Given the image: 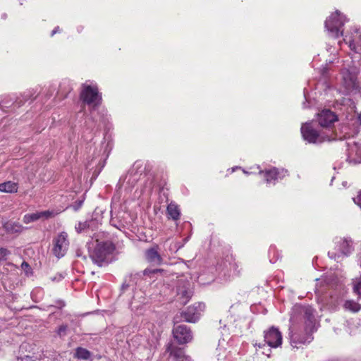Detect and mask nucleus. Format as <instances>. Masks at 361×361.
I'll return each instance as SVG.
<instances>
[{"instance_id":"obj_18","label":"nucleus","mask_w":361,"mask_h":361,"mask_svg":"<svg viewBox=\"0 0 361 361\" xmlns=\"http://www.w3.org/2000/svg\"><path fill=\"white\" fill-rule=\"evenodd\" d=\"M166 351L169 355L176 359H182V361L188 360V357L185 358L184 352L183 349L173 346L172 344L168 345Z\"/></svg>"},{"instance_id":"obj_34","label":"nucleus","mask_w":361,"mask_h":361,"mask_svg":"<svg viewBox=\"0 0 361 361\" xmlns=\"http://www.w3.org/2000/svg\"><path fill=\"white\" fill-rule=\"evenodd\" d=\"M67 330V326L66 325H61L59 326L58 329V334L59 336H63L66 334V331Z\"/></svg>"},{"instance_id":"obj_6","label":"nucleus","mask_w":361,"mask_h":361,"mask_svg":"<svg viewBox=\"0 0 361 361\" xmlns=\"http://www.w3.org/2000/svg\"><path fill=\"white\" fill-rule=\"evenodd\" d=\"M176 300L181 305L188 302L192 295L190 282L184 276L179 278L175 287Z\"/></svg>"},{"instance_id":"obj_29","label":"nucleus","mask_w":361,"mask_h":361,"mask_svg":"<svg viewBox=\"0 0 361 361\" xmlns=\"http://www.w3.org/2000/svg\"><path fill=\"white\" fill-rule=\"evenodd\" d=\"M39 214L40 219H42V218L49 219L50 217L54 216L55 214L53 211L47 210V211L39 212Z\"/></svg>"},{"instance_id":"obj_41","label":"nucleus","mask_w":361,"mask_h":361,"mask_svg":"<svg viewBox=\"0 0 361 361\" xmlns=\"http://www.w3.org/2000/svg\"><path fill=\"white\" fill-rule=\"evenodd\" d=\"M60 30H59V27H56L54 28V30L52 31L51 32V36H53L54 35H55L56 32H59Z\"/></svg>"},{"instance_id":"obj_19","label":"nucleus","mask_w":361,"mask_h":361,"mask_svg":"<svg viewBox=\"0 0 361 361\" xmlns=\"http://www.w3.org/2000/svg\"><path fill=\"white\" fill-rule=\"evenodd\" d=\"M135 167L136 168L139 167V163H137V162L135 163V164L133 165V168H135ZM139 178H140V175L138 174V173L137 171H134V169H132L129 171V173L126 176V178L128 179L127 184L129 185L128 188L130 189L133 188L134 185L138 180Z\"/></svg>"},{"instance_id":"obj_46","label":"nucleus","mask_w":361,"mask_h":361,"mask_svg":"<svg viewBox=\"0 0 361 361\" xmlns=\"http://www.w3.org/2000/svg\"><path fill=\"white\" fill-rule=\"evenodd\" d=\"M58 303H59V307H62L65 306V303L63 301H59Z\"/></svg>"},{"instance_id":"obj_1","label":"nucleus","mask_w":361,"mask_h":361,"mask_svg":"<svg viewBox=\"0 0 361 361\" xmlns=\"http://www.w3.org/2000/svg\"><path fill=\"white\" fill-rule=\"evenodd\" d=\"M315 310L310 305H295L290 317V338L293 347L297 344L310 343L313 337L312 332L315 330Z\"/></svg>"},{"instance_id":"obj_32","label":"nucleus","mask_w":361,"mask_h":361,"mask_svg":"<svg viewBox=\"0 0 361 361\" xmlns=\"http://www.w3.org/2000/svg\"><path fill=\"white\" fill-rule=\"evenodd\" d=\"M353 290L361 298V280L358 282H354Z\"/></svg>"},{"instance_id":"obj_43","label":"nucleus","mask_w":361,"mask_h":361,"mask_svg":"<svg viewBox=\"0 0 361 361\" xmlns=\"http://www.w3.org/2000/svg\"><path fill=\"white\" fill-rule=\"evenodd\" d=\"M219 323L221 324H223V326H221V328H223V329L225 330V329L227 327V324H225V323L223 324V322L221 319L219 321Z\"/></svg>"},{"instance_id":"obj_9","label":"nucleus","mask_w":361,"mask_h":361,"mask_svg":"<svg viewBox=\"0 0 361 361\" xmlns=\"http://www.w3.org/2000/svg\"><path fill=\"white\" fill-rule=\"evenodd\" d=\"M345 43L348 45L351 51L355 53L361 51V29L353 27L343 35V41H340L338 44L342 45Z\"/></svg>"},{"instance_id":"obj_25","label":"nucleus","mask_w":361,"mask_h":361,"mask_svg":"<svg viewBox=\"0 0 361 361\" xmlns=\"http://www.w3.org/2000/svg\"><path fill=\"white\" fill-rule=\"evenodd\" d=\"M344 307L353 312H357L361 309V305L354 300H346L344 303Z\"/></svg>"},{"instance_id":"obj_40","label":"nucleus","mask_w":361,"mask_h":361,"mask_svg":"<svg viewBox=\"0 0 361 361\" xmlns=\"http://www.w3.org/2000/svg\"><path fill=\"white\" fill-rule=\"evenodd\" d=\"M278 258H279V255H277V256L276 257H274L272 258H270V262L275 263L277 261Z\"/></svg>"},{"instance_id":"obj_26","label":"nucleus","mask_w":361,"mask_h":361,"mask_svg":"<svg viewBox=\"0 0 361 361\" xmlns=\"http://www.w3.org/2000/svg\"><path fill=\"white\" fill-rule=\"evenodd\" d=\"M39 219H40V216H39V212L27 214L23 216V222L25 224H30V223L35 221Z\"/></svg>"},{"instance_id":"obj_45","label":"nucleus","mask_w":361,"mask_h":361,"mask_svg":"<svg viewBox=\"0 0 361 361\" xmlns=\"http://www.w3.org/2000/svg\"><path fill=\"white\" fill-rule=\"evenodd\" d=\"M41 291H42V290H41V289H36V290H34L33 291H32V293H31V295H32V296H33V295H34V294H35V293H38V292H41Z\"/></svg>"},{"instance_id":"obj_13","label":"nucleus","mask_w":361,"mask_h":361,"mask_svg":"<svg viewBox=\"0 0 361 361\" xmlns=\"http://www.w3.org/2000/svg\"><path fill=\"white\" fill-rule=\"evenodd\" d=\"M173 335L174 338L180 344L187 343L192 339V334L190 329L185 324L174 326Z\"/></svg>"},{"instance_id":"obj_37","label":"nucleus","mask_w":361,"mask_h":361,"mask_svg":"<svg viewBox=\"0 0 361 361\" xmlns=\"http://www.w3.org/2000/svg\"><path fill=\"white\" fill-rule=\"evenodd\" d=\"M19 361H36V360H34L32 357H30L29 355H26L23 357H20L19 359Z\"/></svg>"},{"instance_id":"obj_2","label":"nucleus","mask_w":361,"mask_h":361,"mask_svg":"<svg viewBox=\"0 0 361 361\" xmlns=\"http://www.w3.org/2000/svg\"><path fill=\"white\" fill-rule=\"evenodd\" d=\"M115 250L116 246L111 241H100L97 243L90 257L95 264L102 267L104 264H108L111 261Z\"/></svg>"},{"instance_id":"obj_47","label":"nucleus","mask_w":361,"mask_h":361,"mask_svg":"<svg viewBox=\"0 0 361 361\" xmlns=\"http://www.w3.org/2000/svg\"><path fill=\"white\" fill-rule=\"evenodd\" d=\"M240 167H238V166H235V167H233L232 168L231 171L232 172L235 171L237 169H239Z\"/></svg>"},{"instance_id":"obj_16","label":"nucleus","mask_w":361,"mask_h":361,"mask_svg":"<svg viewBox=\"0 0 361 361\" xmlns=\"http://www.w3.org/2000/svg\"><path fill=\"white\" fill-rule=\"evenodd\" d=\"M145 257L147 260L154 264L160 265L163 262L161 255L159 252L158 245H155L145 252Z\"/></svg>"},{"instance_id":"obj_39","label":"nucleus","mask_w":361,"mask_h":361,"mask_svg":"<svg viewBox=\"0 0 361 361\" xmlns=\"http://www.w3.org/2000/svg\"><path fill=\"white\" fill-rule=\"evenodd\" d=\"M276 252V247L274 246H271L269 247V255H271V254L273 252V253H275Z\"/></svg>"},{"instance_id":"obj_21","label":"nucleus","mask_w":361,"mask_h":361,"mask_svg":"<svg viewBox=\"0 0 361 361\" xmlns=\"http://www.w3.org/2000/svg\"><path fill=\"white\" fill-rule=\"evenodd\" d=\"M167 214L169 218L178 220L180 215L178 206L175 203L171 202L167 207Z\"/></svg>"},{"instance_id":"obj_31","label":"nucleus","mask_w":361,"mask_h":361,"mask_svg":"<svg viewBox=\"0 0 361 361\" xmlns=\"http://www.w3.org/2000/svg\"><path fill=\"white\" fill-rule=\"evenodd\" d=\"M21 267L27 276H29L30 274H32L31 267L27 262H23L21 264Z\"/></svg>"},{"instance_id":"obj_44","label":"nucleus","mask_w":361,"mask_h":361,"mask_svg":"<svg viewBox=\"0 0 361 361\" xmlns=\"http://www.w3.org/2000/svg\"><path fill=\"white\" fill-rule=\"evenodd\" d=\"M243 172L245 175H250V174H251V173H255V172H254V171H251V172H250V171H246V170H245V169H243Z\"/></svg>"},{"instance_id":"obj_35","label":"nucleus","mask_w":361,"mask_h":361,"mask_svg":"<svg viewBox=\"0 0 361 361\" xmlns=\"http://www.w3.org/2000/svg\"><path fill=\"white\" fill-rule=\"evenodd\" d=\"M85 227H86V224L85 223L79 222L75 226V229L77 230L78 232H81L82 230L85 229Z\"/></svg>"},{"instance_id":"obj_5","label":"nucleus","mask_w":361,"mask_h":361,"mask_svg":"<svg viewBox=\"0 0 361 361\" xmlns=\"http://www.w3.org/2000/svg\"><path fill=\"white\" fill-rule=\"evenodd\" d=\"M80 97L83 103L91 106L93 110L101 104L102 96L96 85L83 84Z\"/></svg>"},{"instance_id":"obj_54","label":"nucleus","mask_w":361,"mask_h":361,"mask_svg":"<svg viewBox=\"0 0 361 361\" xmlns=\"http://www.w3.org/2000/svg\"><path fill=\"white\" fill-rule=\"evenodd\" d=\"M359 162H361V160L358 161Z\"/></svg>"},{"instance_id":"obj_3","label":"nucleus","mask_w":361,"mask_h":361,"mask_svg":"<svg viewBox=\"0 0 361 361\" xmlns=\"http://www.w3.org/2000/svg\"><path fill=\"white\" fill-rule=\"evenodd\" d=\"M300 130L303 139L311 144H321L326 141H332L338 139L324 132L318 131L314 127L312 122L302 124Z\"/></svg>"},{"instance_id":"obj_11","label":"nucleus","mask_w":361,"mask_h":361,"mask_svg":"<svg viewBox=\"0 0 361 361\" xmlns=\"http://www.w3.org/2000/svg\"><path fill=\"white\" fill-rule=\"evenodd\" d=\"M259 174L263 175L264 180L268 185H275L276 181L282 179L288 175V171L283 169H279L273 167L264 171L259 170Z\"/></svg>"},{"instance_id":"obj_27","label":"nucleus","mask_w":361,"mask_h":361,"mask_svg":"<svg viewBox=\"0 0 361 361\" xmlns=\"http://www.w3.org/2000/svg\"><path fill=\"white\" fill-rule=\"evenodd\" d=\"M59 87H60V90L62 91L63 92H64L65 94L70 92L71 90H72V87H71L70 81L66 79L63 80L61 82Z\"/></svg>"},{"instance_id":"obj_20","label":"nucleus","mask_w":361,"mask_h":361,"mask_svg":"<svg viewBox=\"0 0 361 361\" xmlns=\"http://www.w3.org/2000/svg\"><path fill=\"white\" fill-rule=\"evenodd\" d=\"M92 353L87 349L78 347L75 350L73 357L78 360H91Z\"/></svg>"},{"instance_id":"obj_4","label":"nucleus","mask_w":361,"mask_h":361,"mask_svg":"<svg viewBox=\"0 0 361 361\" xmlns=\"http://www.w3.org/2000/svg\"><path fill=\"white\" fill-rule=\"evenodd\" d=\"M347 21V18L339 11L331 13L324 23L329 35L334 38L343 36V27Z\"/></svg>"},{"instance_id":"obj_48","label":"nucleus","mask_w":361,"mask_h":361,"mask_svg":"<svg viewBox=\"0 0 361 361\" xmlns=\"http://www.w3.org/2000/svg\"><path fill=\"white\" fill-rule=\"evenodd\" d=\"M358 121H359L360 123L361 124V114L358 116Z\"/></svg>"},{"instance_id":"obj_12","label":"nucleus","mask_w":361,"mask_h":361,"mask_svg":"<svg viewBox=\"0 0 361 361\" xmlns=\"http://www.w3.org/2000/svg\"><path fill=\"white\" fill-rule=\"evenodd\" d=\"M204 308L205 305L204 303H195L183 312L181 316L185 322L194 323L200 319L201 313L204 311Z\"/></svg>"},{"instance_id":"obj_28","label":"nucleus","mask_w":361,"mask_h":361,"mask_svg":"<svg viewBox=\"0 0 361 361\" xmlns=\"http://www.w3.org/2000/svg\"><path fill=\"white\" fill-rule=\"evenodd\" d=\"M11 254L10 251L6 248H0V260L5 261L8 259V257Z\"/></svg>"},{"instance_id":"obj_10","label":"nucleus","mask_w":361,"mask_h":361,"mask_svg":"<svg viewBox=\"0 0 361 361\" xmlns=\"http://www.w3.org/2000/svg\"><path fill=\"white\" fill-rule=\"evenodd\" d=\"M52 252L57 258H61L66 253L69 242L68 240V234L66 232H61L57 235L53 240Z\"/></svg>"},{"instance_id":"obj_14","label":"nucleus","mask_w":361,"mask_h":361,"mask_svg":"<svg viewBox=\"0 0 361 361\" xmlns=\"http://www.w3.org/2000/svg\"><path fill=\"white\" fill-rule=\"evenodd\" d=\"M264 341L271 348H277L282 343V335L277 328L271 327L264 331Z\"/></svg>"},{"instance_id":"obj_17","label":"nucleus","mask_w":361,"mask_h":361,"mask_svg":"<svg viewBox=\"0 0 361 361\" xmlns=\"http://www.w3.org/2000/svg\"><path fill=\"white\" fill-rule=\"evenodd\" d=\"M188 240L187 238L184 239L183 243L180 241H171L169 243L168 241H166L164 243V247H167V248H165V252H163L162 255H169V254L175 253L178 250H180L181 247H183L185 242Z\"/></svg>"},{"instance_id":"obj_7","label":"nucleus","mask_w":361,"mask_h":361,"mask_svg":"<svg viewBox=\"0 0 361 361\" xmlns=\"http://www.w3.org/2000/svg\"><path fill=\"white\" fill-rule=\"evenodd\" d=\"M334 250L329 251L328 255L338 262L344 257L348 256L353 251V243L350 240L336 238Z\"/></svg>"},{"instance_id":"obj_22","label":"nucleus","mask_w":361,"mask_h":361,"mask_svg":"<svg viewBox=\"0 0 361 361\" xmlns=\"http://www.w3.org/2000/svg\"><path fill=\"white\" fill-rule=\"evenodd\" d=\"M0 191L9 193L16 192L18 191V185L12 181L0 183Z\"/></svg>"},{"instance_id":"obj_24","label":"nucleus","mask_w":361,"mask_h":361,"mask_svg":"<svg viewBox=\"0 0 361 361\" xmlns=\"http://www.w3.org/2000/svg\"><path fill=\"white\" fill-rule=\"evenodd\" d=\"M111 145L109 142L104 141L101 144V149L99 150V154L98 156L101 154V159H106L111 152Z\"/></svg>"},{"instance_id":"obj_50","label":"nucleus","mask_w":361,"mask_h":361,"mask_svg":"<svg viewBox=\"0 0 361 361\" xmlns=\"http://www.w3.org/2000/svg\"><path fill=\"white\" fill-rule=\"evenodd\" d=\"M262 353L267 355V356H269V355L267 354L266 352H262Z\"/></svg>"},{"instance_id":"obj_53","label":"nucleus","mask_w":361,"mask_h":361,"mask_svg":"<svg viewBox=\"0 0 361 361\" xmlns=\"http://www.w3.org/2000/svg\"><path fill=\"white\" fill-rule=\"evenodd\" d=\"M258 347H259V348H262V345L261 344H259V345H258Z\"/></svg>"},{"instance_id":"obj_30","label":"nucleus","mask_w":361,"mask_h":361,"mask_svg":"<svg viewBox=\"0 0 361 361\" xmlns=\"http://www.w3.org/2000/svg\"><path fill=\"white\" fill-rule=\"evenodd\" d=\"M238 268V265L234 260L229 262V268L228 269H229L230 271L233 272V274H238L239 273Z\"/></svg>"},{"instance_id":"obj_42","label":"nucleus","mask_w":361,"mask_h":361,"mask_svg":"<svg viewBox=\"0 0 361 361\" xmlns=\"http://www.w3.org/2000/svg\"><path fill=\"white\" fill-rule=\"evenodd\" d=\"M130 286V284L129 283H127L126 282L123 283V284L122 285V289L123 290H126L127 288H128Z\"/></svg>"},{"instance_id":"obj_23","label":"nucleus","mask_w":361,"mask_h":361,"mask_svg":"<svg viewBox=\"0 0 361 361\" xmlns=\"http://www.w3.org/2000/svg\"><path fill=\"white\" fill-rule=\"evenodd\" d=\"M5 230L10 233H20L23 230V226L17 223L6 222L4 224Z\"/></svg>"},{"instance_id":"obj_15","label":"nucleus","mask_w":361,"mask_h":361,"mask_svg":"<svg viewBox=\"0 0 361 361\" xmlns=\"http://www.w3.org/2000/svg\"><path fill=\"white\" fill-rule=\"evenodd\" d=\"M337 121V116L331 110H322L318 114V122L322 127H329Z\"/></svg>"},{"instance_id":"obj_38","label":"nucleus","mask_w":361,"mask_h":361,"mask_svg":"<svg viewBox=\"0 0 361 361\" xmlns=\"http://www.w3.org/2000/svg\"><path fill=\"white\" fill-rule=\"evenodd\" d=\"M75 203L77 204V205L74 206V209L78 210L82 206L83 200H80L78 202H76Z\"/></svg>"},{"instance_id":"obj_33","label":"nucleus","mask_w":361,"mask_h":361,"mask_svg":"<svg viewBox=\"0 0 361 361\" xmlns=\"http://www.w3.org/2000/svg\"><path fill=\"white\" fill-rule=\"evenodd\" d=\"M353 200L354 203L361 208V191L359 192L358 195L356 197H353Z\"/></svg>"},{"instance_id":"obj_49","label":"nucleus","mask_w":361,"mask_h":361,"mask_svg":"<svg viewBox=\"0 0 361 361\" xmlns=\"http://www.w3.org/2000/svg\"><path fill=\"white\" fill-rule=\"evenodd\" d=\"M82 30V27H78V31L80 32H81V30Z\"/></svg>"},{"instance_id":"obj_52","label":"nucleus","mask_w":361,"mask_h":361,"mask_svg":"<svg viewBox=\"0 0 361 361\" xmlns=\"http://www.w3.org/2000/svg\"><path fill=\"white\" fill-rule=\"evenodd\" d=\"M256 168H257V169H259V165H257V166H256Z\"/></svg>"},{"instance_id":"obj_8","label":"nucleus","mask_w":361,"mask_h":361,"mask_svg":"<svg viewBox=\"0 0 361 361\" xmlns=\"http://www.w3.org/2000/svg\"><path fill=\"white\" fill-rule=\"evenodd\" d=\"M357 70L354 68L350 70H342L341 73V82L344 88V94H348L357 90L358 87L357 82Z\"/></svg>"},{"instance_id":"obj_36","label":"nucleus","mask_w":361,"mask_h":361,"mask_svg":"<svg viewBox=\"0 0 361 361\" xmlns=\"http://www.w3.org/2000/svg\"><path fill=\"white\" fill-rule=\"evenodd\" d=\"M63 276L61 274H57L55 276L51 278L52 281L59 282L63 279Z\"/></svg>"},{"instance_id":"obj_51","label":"nucleus","mask_w":361,"mask_h":361,"mask_svg":"<svg viewBox=\"0 0 361 361\" xmlns=\"http://www.w3.org/2000/svg\"><path fill=\"white\" fill-rule=\"evenodd\" d=\"M304 95H305V97H306V92H305V90H304Z\"/></svg>"}]
</instances>
